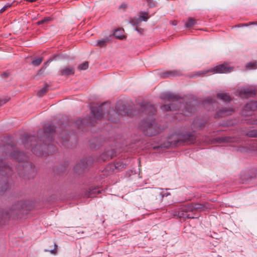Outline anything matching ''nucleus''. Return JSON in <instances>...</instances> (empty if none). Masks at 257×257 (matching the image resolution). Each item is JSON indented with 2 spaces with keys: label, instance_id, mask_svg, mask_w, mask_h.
Returning <instances> with one entry per match:
<instances>
[{
  "label": "nucleus",
  "instance_id": "obj_1",
  "mask_svg": "<svg viewBox=\"0 0 257 257\" xmlns=\"http://www.w3.org/2000/svg\"><path fill=\"white\" fill-rule=\"evenodd\" d=\"M207 207L205 205L201 203H191L188 205H182L179 209L171 211V213L174 217L182 218L184 220L187 218H193L187 213L189 212H196L204 211Z\"/></svg>",
  "mask_w": 257,
  "mask_h": 257
},
{
  "label": "nucleus",
  "instance_id": "obj_2",
  "mask_svg": "<svg viewBox=\"0 0 257 257\" xmlns=\"http://www.w3.org/2000/svg\"><path fill=\"white\" fill-rule=\"evenodd\" d=\"M115 108L116 111L114 110L113 108H111L110 107L108 110V114L114 116V117L112 116H108L107 117V118L111 120L112 122H116L119 115H127L131 116L135 114L133 112L132 109L131 110L130 108H126L123 105L117 104L116 105Z\"/></svg>",
  "mask_w": 257,
  "mask_h": 257
},
{
  "label": "nucleus",
  "instance_id": "obj_3",
  "mask_svg": "<svg viewBox=\"0 0 257 257\" xmlns=\"http://www.w3.org/2000/svg\"><path fill=\"white\" fill-rule=\"evenodd\" d=\"M12 170L10 167L5 165L2 160H0V191L7 190L9 184L7 182V176L10 174Z\"/></svg>",
  "mask_w": 257,
  "mask_h": 257
},
{
  "label": "nucleus",
  "instance_id": "obj_4",
  "mask_svg": "<svg viewBox=\"0 0 257 257\" xmlns=\"http://www.w3.org/2000/svg\"><path fill=\"white\" fill-rule=\"evenodd\" d=\"M161 98L163 100L168 101H173L174 103L171 105H164L161 106V109L163 111H168L169 110H174L178 109L179 105V97L177 95H174L171 93H165L162 94Z\"/></svg>",
  "mask_w": 257,
  "mask_h": 257
},
{
  "label": "nucleus",
  "instance_id": "obj_5",
  "mask_svg": "<svg viewBox=\"0 0 257 257\" xmlns=\"http://www.w3.org/2000/svg\"><path fill=\"white\" fill-rule=\"evenodd\" d=\"M232 69V67L229 66L228 64L224 63L221 65H219L216 66L213 68L210 69L208 70L205 71H200L197 72L196 74H194L193 77L199 76L202 74H205L209 72H213V73H228L231 71Z\"/></svg>",
  "mask_w": 257,
  "mask_h": 257
},
{
  "label": "nucleus",
  "instance_id": "obj_6",
  "mask_svg": "<svg viewBox=\"0 0 257 257\" xmlns=\"http://www.w3.org/2000/svg\"><path fill=\"white\" fill-rule=\"evenodd\" d=\"M195 140V137L193 133H186L179 137V138H177V139H174L172 141L169 142L171 145H177L178 143H180L181 142L186 143L187 144H192L193 143L194 141Z\"/></svg>",
  "mask_w": 257,
  "mask_h": 257
},
{
  "label": "nucleus",
  "instance_id": "obj_7",
  "mask_svg": "<svg viewBox=\"0 0 257 257\" xmlns=\"http://www.w3.org/2000/svg\"><path fill=\"white\" fill-rule=\"evenodd\" d=\"M155 122L153 119H151L150 122L146 121L143 122L142 124V128L143 132L146 135L151 136L155 135L158 132L154 129V125Z\"/></svg>",
  "mask_w": 257,
  "mask_h": 257
},
{
  "label": "nucleus",
  "instance_id": "obj_8",
  "mask_svg": "<svg viewBox=\"0 0 257 257\" xmlns=\"http://www.w3.org/2000/svg\"><path fill=\"white\" fill-rule=\"evenodd\" d=\"M256 110H257V102L250 101L244 107L242 113L244 116L250 115L252 111Z\"/></svg>",
  "mask_w": 257,
  "mask_h": 257
},
{
  "label": "nucleus",
  "instance_id": "obj_9",
  "mask_svg": "<svg viewBox=\"0 0 257 257\" xmlns=\"http://www.w3.org/2000/svg\"><path fill=\"white\" fill-rule=\"evenodd\" d=\"M106 103H102L97 107H91V111L92 114L97 118H101L103 116V107Z\"/></svg>",
  "mask_w": 257,
  "mask_h": 257
},
{
  "label": "nucleus",
  "instance_id": "obj_10",
  "mask_svg": "<svg viewBox=\"0 0 257 257\" xmlns=\"http://www.w3.org/2000/svg\"><path fill=\"white\" fill-rule=\"evenodd\" d=\"M141 110L150 116L154 115L156 112V109L155 107L149 103L142 104L141 105Z\"/></svg>",
  "mask_w": 257,
  "mask_h": 257
},
{
  "label": "nucleus",
  "instance_id": "obj_11",
  "mask_svg": "<svg viewBox=\"0 0 257 257\" xmlns=\"http://www.w3.org/2000/svg\"><path fill=\"white\" fill-rule=\"evenodd\" d=\"M255 94V90L249 87H243L239 92V96L242 98L252 96Z\"/></svg>",
  "mask_w": 257,
  "mask_h": 257
},
{
  "label": "nucleus",
  "instance_id": "obj_12",
  "mask_svg": "<svg viewBox=\"0 0 257 257\" xmlns=\"http://www.w3.org/2000/svg\"><path fill=\"white\" fill-rule=\"evenodd\" d=\"M233 111V109L231 108H223L217 112V116L218 117H225L231 115Z\"/></svg>",
  "mask_w": 257,
  "mask_h": 257
},
{
  "label": "nucleus",
  "instance_id": "obj_13",
  "mask_svg": "<svg viewBox=\"0 0 257 257\" xmlns=\"http://www.w3.org/2000/svg\"><path fill=\"white\" fill-rule=\"evenodd\" d=\"M44 128L45 133L49 135V138L52 139L53 137V133L55 132L54 126L51 124H46Z\"/></svg>",
  "mask_w": 257,
  "mask_h": 257
},
{
  "label": "nucleus",
  "instance_id": "obj_14",
  "mask_svg": "<svg viewBox=\"0 0 257 257\" xmlns=\"http://www.w3.org/2000/svg\"><path fill=\"white\" fill-rule=\"evenodd\" d=\"M60 74L62 76H69L74 74V69L72 67L67 66L60 70Z\"/></svg>",
  "mask_w": 257,
  "mask_h": 257
},
{
  "label": "nucleus",
  "instance_id": "obj_15",
  "mask_svg": "<svg viewBox=\"0 0 257 257\" xmlns=\"http://www.w3.org/2000/svg\"><path fill=\"white\" fill-rule=\"evenodd\" d=\"M217 96L225 102H229L231 100L230 97L226 93H219Z\"/></svg>",
  "mask_w": 257,
  "mask_h": 257
},
{
  "label": "nucleus",
  "instance_id": "obj_16",
  "mask_svg": "<svg viewBox=\"0 0 257 257\" xmlns=\"http://www.w3.org/2000/svg\"><path fill=\"white\" fill-rule=\"evenodd\" d=\"M113 35L117 39L121 40L123 39L125 37L123 35L121 30L119 29L115 30L113 33Z\"/></svg>",
  "mask_w": 257,
  "mask_h": 257
},
{
  "label": "nucleus",
  "instance_id": "obj_17",
  "mask_svg": "<svg viewBox=\"0 0 257 257\" xmlns=\"http://www.w3.org/2000/svg\"><path fill=\"white\" fill-rule=\"evenodd\" d=\"M48 87V84H45V86L38 91V95L40 97L43 96L47 92Z\"/></svg>",
  "mask_w": 257,
  "mask_h": 257
},
{
  "label": "nucleus",
  "instance_id": "obj_18",
  "mask_svg": "<svg viewBox=\"0 0 257 257\" xmlns=\"http://www.w3.org/2000/svg\"><path fill=\"white\" fill-rule=\"evenodd\" d=\"M109 41L108 38L103 39L102 40H98L96 44V46H99L101 47L104 46L106 43Z\"/></svg>",
  "mask_w": 257,
  "mask_h": 257
},
{
  "label": "nucleus",
  "instance_id": "obj_19",
  "mask_svg": "<svg viewBox=\"0 0 257 257\" xmlns=\"http://www.w3.org/2000/svg\"><path fill=\"white\" fill-rule=\"evenodd\" d=\"M246 68L247 69H254L257 68V61L248 63L246 65Z\"/></svg>",
  "mask_w": 257,
  "mask_h": 257
},
{
  "label": "nucleus",
  "instance_id": "obj_20",
  "mask_svg": "<svg viewBox=\"0 0 257 257\" xmlns=\"http://www.w3.org/2000/svg\"><path fill=\"white\" fill-rule=\"evenodd\" d=\"M195 24V20L191 18H190L188 19L187 22H186V23H185V26L186 27H191L192 26H193Z\"/></svg>",
  "mask_w": 257,
  "mask_h": 257
},
{
  "label": "nucleus",
  "instance_id": "obj_21",
  "mask_svg": "<svg viewBox=\"0 0 257 257\" xmlns=\"http://www.w3.org/2000/svg\"><path fill=\"white\" fill-rule=\"evenodd\" d=\"M51 20V18L50 17H45L41 21H39L37 22V24L38 25H42L44 24H46L49 22Z\"/></svg>",
  "mask_w": 257,
  "mask_h": 257
},
{
  "label": "nucleus",
  "instance_id": "obj_22",
  "mask_svg": "<svg viewBox=\"0 0 257 257\" xmlns=\"http://www.w3.org/2000/svg\"><path fill=\"white\" fill-rule=\"evenodd\" d=\"M42 58H38L35 60H34L33 61H32V64L33 65L35 66H39L41 63H42Z\"/></svg>",
  "mask_w": 257,
  "mask_h": 257
},
{
  "label": "nucleus",
  "instance_id": "obj_23",
  "mask_svg": "<svg viewBox=\"0 0 257 257\" xmlns=\"http://www.w3.org/2000/svg\"><path fill=\"white\" fill-rule=\"evenodd\" d=\"M88 67V63L85 62L78 66V69L80 70H86Z\"/></svg>",
  "mask_w": 257,
  "mask_h": 257
},
{
  "label": "nucleus",
  "instance_id": "obj_24",
  "mask_svg": "<svg viewBox=\"0 0 257 257\" xmlns=\"http://www.w3.org/2000/svg\"><path fill=\"white\" fill-rule=\"evenodd\" d=\"M194 109L192 107H186L185 111L184 112V114L186 115H189V114L192 113L194 111Z\"/></svg>",
  "mask_w": 257,
  "mask_h": 257
},
{
  "label": "nucleus",
  "instance_id": "obj_25",
  "mask_svg": "<svg viewBox=\"0 0 257 257\" xmlns=\"http://www.w3.org/2000/svg\"><path fill=\"white\" fill-rule=\"evenodd\" d=\"M10 99V98L9 97H5L4 98H0V106L6 103Z\"/></svg>",
  "mask_w": 257,
  "mask_h": 257
},
{
  "label": "nucleus",
  "instance_id": "obj_26",
  "mask_svg": "<svg viewBox=\"0 0 257 257\" xmlns=\"http://www.w3.org/2000/svg\"><path fill=\"white\" fill-rule=\"evenodd\" d=\"M166 76L168 77L169 76H176L179 75V72L177 71H171L167 72L166 74Z\"/></svg>",
  "mask_w": 257,
  "mask_h": 257
},
{
  "label": "nucleus",
  "instance_id": "obj_27",
  "mask_svg": "<svg viewBox=\"0 0 257 257\" xmlns=\"http://www.w3.org/2000/svg\"><path fill=\"white\" fill-rule=\"evenodd\" d=\"M84 161L81 162V164H77L75 167V170L77 171L78 169V168L82 169L83 170L86 167L84 164Z\"/></svg>",
  "mask_w": 257,
  "mask_h": 257
},
{
  "label": "nucleus",
  "instance_id": "obj_28",
  "mask_svg": "<svg viewBox=\"0 0 257 257\" xmlns=\"http://www.w3.org/2000/svg\"><path fill=\"white\" fill-rule=\"evenodd\" d=\"M247 135L251 137H257V130H252Z\"/></svg>",
  "mask_w": 257,
  "mask_h": 257
},
{
  "label": "nucleus",
  "instance_id": "obj_29",
  "mask_svg": "<svg viewBox=\"0 0 257 257\" xmlns=\"http://www.w3.org/2000/svg\"><path fill=\"white\" fill-rule=\"evenodd\" d=\"M12 6V4H7L4 6L0 10V12L1 13L4 12L6 10H7L9 8H10Z\"/></svg>",
  "mask_w": 257,
  "mask_h": 257
},
{
  "label": "nucleus",
  "instance_id": "obj_30",
  "mask_svg": "<svg viewBox=\"0 0 257 257\" xmlns=\"http://www.w3.org/2000/svg\"><path fill=\"white\" fill-rule=\"evenodd\" d=\"M213 102V99L211 97H208L204 100L205 103H211Z\"/></svg>",
  "mask_w": 257,
  "mask_h": 257
},
{
  "label": "nucleus",
  "instance_id": "obj_31",
  "mask_svg": "<svg viewBox=\"0 0 257 257\" xmlns=\"http://www.w3.org/2000/svg\"><path fill=\"white\" fill-rule=\"evenodd\" d=\"M54 246H55V248L53 249H51V250H46V251H50L51 253H53V254H55L57 252V249L56 248V247H57V245L55 243L54 244Z\"/></svg>",
  "mask_w": 257,
  "mask_h": 257
},
{
  "label": "nucleus",
  "instance_id": "obj_32",
  "mask_svg": "<svg viewBox=\"0 0 257 257\" xmlns=\"http://www.w3.org/2000/svg\"><path fill=\"white\" fill-rule=\"evenodd\" d=\"M52 61V59H49L45 64H44V67L46 68L47 66Z\"/></svg>",
  "mask_w": 257,
  "mask_h": 257
},
{
  "label": "nucleus",
  "instance_id": "obj_33",
  "mask_svg": "<svg viewBox=\"0 0 257 257\" xmlns=\"http://www.w3.org/2000/svg\"><path fill=\"white\" fill-rule=\"evenodd\" d=\"M230 139L229 137H224L221 139V140L224 142H230Z\"/></svg>",
  "mask_w": 257,
  "mask_h": 257
},
{
  "label": "nucleus",
  "instance_id": "obj_34",
  "mask_svg": "<svg viewBox=\"0 0 257 257\" xmlns=\"http://www.w3.org/2000/svg\"><path fill=\"white\" fill-rule=\"evenodd\" d=\"M141 18L142 19V20L144 21H147L149 19V17L147 16H143L141 17Z\"/></svg>",
  "mask_w": 257,
  "mask_h": 257
},
{
  "label": "nucleus",
  "instance_id": "obj_35",
  "mask_svg": "<svg viewBox=\"0 0 257 257\" xmlns=\"http://www.w3.org/2000/svg\"><path fill=\"white\" fill-rule=\"evenodd\" d=\"M34 139H35L34 137H28L27 138V141H32Z\"/></svg>",
  "mask_w": 257,
  "mask_h": 257
},
{
  "label": "nucleus",
  "instance_id": "obj_36",
  "mask_svg": "<svg viewBox=\"0 0 257 257\" xmlns=\"http://www.w3.org/2000/svg\"><path fill=\"white\" fill-rule=\"evenodd\" d=\"M3 216H4L3 212L0 210V220L3 218Z\"/></svg>",
  "mask_w": 257,
  "mask_h": 257
},
{
  "label": "nucleus",
  "instance_id": "obj_37",
  "mask_svg": "<svg viewBox=\"0 0 257 257\" xmlns=\"http://www.w3.org/2000/svg\"><path fill=\"white\" fill-rule=\"evenodd\" d=\"M32 151L34 154H36V155H38V153H37V152H35L34 148H32Z\"/></svg>",
  "mask_w": 257,
  "mask_h": 257
},
{
  "label": "nucleus",
  "instance_id": "obj_38",
  "mask_svg": "<svg viewBox=\"0 0 257 257\" xmlns=\"http://www.w3.org/2000/svg\"><path fill=\"white\" fill-rule=\"evenodd\" d=\"M146 1H147V2H148V3H150V2L152 1V0H146Z\"/></svg>",
  "mask_w": 257,
  "mask_h": 257
},
{
  "label": "nucleus",
  "instance_id": "obj_39",
  "mask_svg": "<svg viewBox=\"0 0 257 257\" xmlns=\"http://www.w3.org/2000/svg\"><path fill=\"white\" fill-rule=\"evenodd\" d=\"M254 123L257 125V120H255Z\"/></svg>",
  "mask_w": 257,
  "mask_h": 257
},
{
  "label": "nucleus",
  "instance_id": "obj_40",
  "mask_svg": "<svg viewBox=\"0 0 257 257\" xmlns=\"http://www.w3.org/2000/svg\"><path fill=\"white\" fill-rule=\"evenodd\" d=\"M124 7H125V5H124V6H123V5H121L120 6V7H122V8Z\"/></svg>",
  "mask_w": 257,
  "mask_h": 257
},
{
  "label": "nucleus",
  "instance_id": "obj_41",
  "mask_svg": "<svg viewBox=\"0 0 257 257\" xmlns=\"http://www.w3.org/2000/svg\"><path fill=\"white\" fill-rule=\"evenodd\" d=\"M136 30L137 31H138V32H139V30H138V28H136Z\"/></svg>",
  "mask_w": 257,
  "mask_h": 257
}]
</instances>
